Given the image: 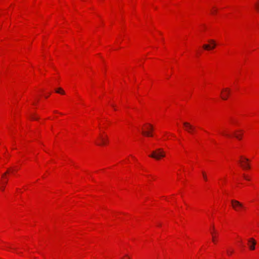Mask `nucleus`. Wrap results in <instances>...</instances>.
Instances as JSON below:
<instances>
[{
	"label": "nucleus",
	"instance_id": "nucleus-1",
	"mask_svg": "<svg viewBox=\"0 0 259 259\" xmlns=\"http://www.w3.org/2000/svg\"><path fill=\"white\" fill-rule=\"evenodd\" d=\"M165 152L161 148H158L152 151V154L149 155L150 157L159 160L160 158L165 157Z\"/></svg>",
	"mask_w": 259,
	"mask_h": 259
},
{
	"label": "nucleus",
	"instance_id": "nucleus-2",
	"mask_svg": "<svg viewBox=\"0 0 259 259\" xmlns=\"http://www.w3.org/2000/svg\"><path fill=\"white\" fill-rule=\"evenodd\" d=\"M232 206L236 211H239L240 209L244 208L243 204L237 200H231Z\"/></svg>",
	"mask_w": 259,
	"mask_h": 259
},
{
	"label": "nucleus",
	"instance_id": "nucleus-3",
	"mask_svg": "<svg viewBox=\"0 0 259 259\" xmlns=\"http://www.w3.org/2000/svg\"><path fill=\"white\" fill-rule=\"evenodd\" d=\"M208 42L210 43V45L204 44L203 46V48L204 50H209L211 49H214L216 46V43L215 41L213 39L208 40Z\"/></svg>",
	"mask_w": 259,
	"mask_h": 259
},
{
	"label": "nucleus",
	"instance_id": "nucleus-4",
	"mask_svg": "<svg viewBox=\"0 0 259 259\" xmlns=\"http://www.w3.org/2000/svg\"><path fill=\"white\" fill-rule=\"evenodd\" d=\"M183 125L185 128V130L188 133H192L194 131L195 127L189 122H184Z\"/></svg>",
	"mask_w": 259,
	"mask_h": 259
},
{
	"label": "nucleus",
	"instance_id": "nucleus-5",
	"mask_svg": "<svg viewBox=\"0 0 259 259\" xmlns=\"http://www.w3.org/2000/svg\"><path fill=\"white\" fill-rule=\"evenodd\" d=\"M248 244L249 248L250 250H253L255 249V245L256 244V241L254 239L251 238L248 240Z\"/></svg>",
	"mask_w": 259,
	"mask_h": 259
},
{
	"label": "nucleus",
	"instance_id": "nucleus-6",
	"mask_svg": "<svg viewBox=\"0 0 259 259\" xmlns=\"http://www.w3.org/2000/svg\"><path fill=\"white\" fill-rule=\"evenodd\" d=\"M223 92L224 93H223L222 95V99L226 100L228 99V96L230 92V90L228 88H226L223 90Z\"/></svg>",
	"mask_w": 259,
	"mask_h": 259
},
{
	"label": "nucleus",
	"instance_id": "nucleus-7",
	"mask_svg": "<svg viewBox=\"0 0 259 259\" xmlns=\"http://www.w3.org/2000/svg\"><path fill=\"white\" fill-rule=\"evenodd\" d=\"M248 161L249 159L248 158H245L244 159V160L240 161V162L242 163L241 166L243 168H250L249 164L248 163Z\"/></svg>",
	"mask_w": 259,
	"mask_h": 259
},
{
	"label": "nucleus",
	"instance_id": "nucleus-8",
	"mask_svg": "<svg viewBox=\"0 0 259 259\" xmlns=\"http://www.w3.org/2000/svg\"><path fill=\"white\" fill-rule=\"evenodd\" d=\"M100 140L101 143H100V144H98V145H104V144H106V142L107 141V138H106L105 139V138H104L103 137H102V136H100Z\"/></svg>",
	"mask_w": 259,
	"mask_h": 259
},
{
	"label": "nucleus",
	"instance_id": "nucleus-9",
	"mask_svg": "<svg viewBox=\"0 0 259 259\" xmlns=\"http://www.w3.org/2000/svg\"><path fill=\"white\" fill-rule=\"evenodd\" d=\"M142 133L145 136H150V137L152 136V135L151 134L150 131H142Z\"/></svg>",
	"mask_w": 259,
	"mask_h": 259
},
{
	"label": "nucleus",
	"instance_id": "nucleus-10",
	"mask_svg": "<svg viewBox=\"0 0 259 259\" xmlns=\"http://www.w3.org/2000/svg\"><path fill=\"white\" fill-rule=\"evenodd\" d=\"M254 7L257 11L259 12V0H257L254 4Z\"/></svg>",
	"mask_w": 259,
	"mask_h": 259
},
{
	"label": "nucleus",
	"instance_id": "nucleus-11",
	"mask_svg": "<svg viewBox=\"0 0 259 259\" xmlns=\"http://www.w3.org/2000/svg\"><path fill=\"white\" fill-rule=\"evenodd\" d=\"M56 92L57 93H60V94H63V95L65 94V92L61 88H59L58 89H57L56 91Z\"/></svg>",
	"mask_w": 259,
	"mask_h": 259
},
{
	"label": "nucleus",
	"instance_id": "nucleus-12",
	"mask_svg": "<svg viewBox=\"0 0 259 259\" xmlns=\"http://www.w3.org/2000/svg\"><path fill=\"white\" fill-rule=\"evenodd\" d=\"M233 252L234 251L233 249H229L227 250V253L229 255H231L233 253Z\"/></svg>",
	"mask_w": 259,
	"mask_h": 259
},
{
	"label": "nucleus",
	"instance_id": "nucleus-13",
	"mask_svg": "<svg viewBox=\"0 0 259 259\" xmlns=\"http://www.w3.org/2000/svg\"><path fill=\"white\" fill-rule=\"evenodd\" d=\"M202 175H203V177L204 180L205 181H207V178L206 174L203 171L202 172Z\"/></svg>",
	"mask_w": 259,
	"mask_h": 259
},
{
	"label": "nucleus",
	"instance_id": "nucleus-14",
	"mask_svg": "<svg viewBox=\"0 0 259 259\" xmlns=\"http://www.w3.org/2000/svg\"><path fill=\"white\" fill-rule=\"evenodd\" d=\"M242 135H237V134H235L234 136L235 137L238 139V140H241V136Z\"/></svg>",
	"mask_w": 259,
	"mask_h": 259
},
{
	"label": "nucleus",
	"instance_id": "nucleus-15",
	"mask_svg": "<svg viewBox=\"0 0 259 259\" xmlns=\"http://www.w3.org/2000/svg\"><path fill=\"white\" fill-rule=\"evenodd\" d=\"M211 235H212V241L213 242H215V236L214 235H213V233L211 232Z\"/></svg>",
	"mask_w": 259,
	"mask_h": 259
},
{
	"label": "nucleus",
	"instance_id": "nucleus-16",
	"mask_svg": "<svg viewBox=\"0 0 259 259\" xmlns=\"http://www.w3.org/2000/svg\"><path fill=\"white\" fill-rule=\"evenodd\" d=\"M149 128H147L148 130H150V131H152L153 130V126L151 124H149Z\"/></svg>",
	"mask_w": 259,
	"mask_h": 259
},
{
	"label": "nucleus",
	"instance_id": "nucleus-17",
	"mask_svg": "<svg viewBox=\"0 0 259 259\" xmlns=\"http://www.w3.org/2000/svg\"><path fill=\"white\" fill-rule=\"evenodd\" d=\"M216 12H217V10H214L212 11L211 13L212 14H214Z\"/></svg>",
	"mask_w": 259,
	"mask_h": 259
},
{
	"label": "nucleus",
	"instance_id": "nucleus-18",
	"mask_svg": "<svg viewBox=\"0 0 259 259\" xmlns=\"http://www.w3.org/2000/svg\"><path fill=\"white\" fill-rule=\"evenodd\" d=\"M8 172V171H7L6 173L4 174L3 175V176H2V177H3V178H4V177L6 176V174H7Z\"/></svg>",
	"mask_w": 259,
	"mask_h": 259
},
{
	"label": "nucleus",
	"instance_id": "nucleus-19",
	"mask_svg": "<svg viewBox=\"0 0 259 259\" xmlns=\"http://www.w3.org/2000/svg\"><path fill=\"white\" fill-rule=\"evenodd\" d=\"M244 178H245L246 180H249V179H248V178H247V177L244 176Z\"/></svg>",
	"mask_w": 259,
	"mask_h": 259
},
{
	"label": "nucleus",
	"instance_id": "nucleus-20",
	"mask_svg": "<svg viewBox=\"0 0 259 259\" xmlns=\"http://www.w3.org/2000/svg\"><path fill=\"white\" fill-rule=\"evenodd\" d=\"M31 118H32V119H34V120L37 119V118H34L33 116H32Z\"/></svg>",
	"mask_w": 259,
	"mask_h": 259
},
{
	"label": "nucleus",
	"instance_id": "nucleus-21",
	"mask_svg": "<svg viewBox=\"0 0 259 259\" xmlns=\"http://www.w3.org/2000/svg\"><path fill=\"white\" fill-rule=\"evenodd\" d=\"M1 189L4 191V187H2Z\"/></svg>",
	"mask_w": 259,
	"mask_h": 259
},
{
	"label": "nucleus",
	"instance_id": "nucleus-22",
	"mask_svg": "<svg viewBox=\"0 0 259 259\" xmlns=\"http://www.w3.org/2000/svg\"><path fill=\"white\" fill-rule=\"evenodd\" d=\"M7 183V181H5V182H4V184H6Z\"/></svg>",
	"mask_w": 259,
	"mask_h": 259
},
{
	"label": "nucleus",
	"instance_id": "nucleus-23",
	"mask_svg": "<svg viewBox=\"0 0 259 259\" xmlns=\"http://www.w3.org/2000/svg\"><path fill=\"white\" fill-rule=\"evenodd\" d=\"M225 135L227 137H230V135H228V134H225Z\"/></svg>",
	"mask_w": 259,
	"mask_h": 259
},
{
	"label": "nucleus",
	"instance_id": "nucleus-24",
	"mask_svg": "<svg viewBox=\"0 0 259 259\" xmlns=\"http://www.w3.org/2000/svg\"><path fill=\"white\" fill-rule=\"evenodd\" d=\"M212 230H214V227H212Z\"/></svg>",
	"mask_w": 259,
	"mask_h": 259
},
{
	"label": "nucleus",
	"instance_id": "nucleus-25",
	"mask_svg": "<svg viewBox=\"0 0 259 259\" xmlns=\"http://www.w3.org/2000/svg\"><path fill=\"white\" fill-rule=\"evenodd\" d=\"M111 106L113 107H114V105H111Z\"/></svg>",
	"mask_w": 259,
	"mask_h": 259
}]
</instances>
